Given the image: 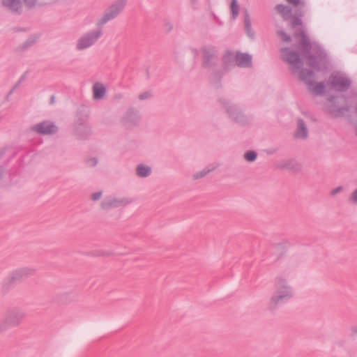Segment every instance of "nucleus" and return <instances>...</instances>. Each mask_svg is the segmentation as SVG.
I'll return each mask as SVG.
<instances>
[{"mask_svg":"<svg viewBox=\"0 0 357 357\" xmlns=\"http://www.w3.org/2000/svg\"><path fill=\"white\" fill-rule=\"evenodd\" d=\"M294 295V292L291 286L284 280H280L277 284V292L270 301L272 307L275 306L278 303L291 298Z\"/></svg>","mask_w":357,"mask_h":357,"instance_id":"1","label":"nucleus"},{"mask_svg":"<svg viewBox=\"0 0 357 357\" xmlns=\"http://www.w3.org/2000/svg\"><path fill=\"white\" fill-rule=\"evenodd\" d=\"M126 5V0H119L112 4L105 14V20H109L116 17Z\"/></svg>","mask_w":357,"mask_h":357,"instance_id":"2","label":"nucleus"},{"mask_svg":"<svg viewBox=\"0 0 357 357\" xmlns=\"http://www.w3.org/2000/svg\"><path fill=\"white\" fill-rule=\"evenodd\" d=\"M100 36L98 31L90 33L82 38L77 42V48L79 50L85 49L93 45Z\"/></svg>","mask_w":357,"mask_h":357,"instance_id":"3","label":"nucleus"},{"mask_svg":"<svg viewBox=\"0 0 357 357\" xmlns=\"http://www.w3.org/2000/svg\"><path fill=\"white\" fill-rule=\"evenodd\" d=\"M23 317L22 313L13 312L5 318L3 324L8 327H15L20 324Z\"/></svg>","mask_w":357,"mask_h":357,"instance_id":"4","label":"nucleus"},{"mask_svg":"<svg viewBox=\"0 0 357 357\" xmlns=\"http://www.w3.org/2000/svg\"><path fill=\"white\" fill-rule=\"evenodd\" d=\"M33 130L38 133L51 134L55 132L57 128L51 123L43 122L33 126Z\"/></svg>","mask_w":357,"mask_h":357,"instance_id":"5","label":"nucleus"},{"mask_svg":"<svg viewBox=\"0 0 357 357\" xmlns=\"http://www.w3.org/2000/svg\"><path fill=\"white\" fill-rule=\"evenodd\" d=\"M129 203L128 200H119L114 197H109L105 199L102 203V207L104 209H108L112 207H116L122 204Z\"/></svg>","mask_w":357,"mask_h":357,"instance_id":"6","label":"nucleus"},{"mask_svg":"<svg viewBox=\"0 0 357 357\" xmlns=\"http://www.w3.org/2000/svg\"><path fill=\"white\" fill-rule=\"evenodd\" d=\"M338 90H343L349 86V81L342 75L335 76L332 81Z\"/></svg>","mask_w":357,"mask_h":357,"instance_id":"7","label":"nucleus"},{"mask_svg":"<svg viewBox=\"0 0 357 357\" xmlns=\"http://www.w3.org/2000/svg\"><path fill=\"white\" fill-rule=\"evenodd\" d=\"M236 61L238 66L247 67L251 63V58L248 54H237L236 55Z\"/></svg>","mask_w":357,"mask_h":357,"instance_id":"8","label":"nucleus"},{"mask_svg":"<svg viewBox=\"0 0 357 357\" xmlns=\"http://www.w3.org/2000/svg\"><path fill=\"white\" fill-rule=\"evenodd\" d=\"M106 92L105 87L100 84L96 83L93 86V98L95 99H101L104 97Z\"/></svg>","mask_w":357,"mask_h":357,"instance_id":"9","label":"nucleus"},{"mask_svg":"<svg viewBox=\"0 0 357 357\" xmlns=\"http://www.w3.org/2000/svg\"><path fill=\"white\" fill-rule=\"evenodd\" d=\"M282 56L284 59L292 64H296L298 61V56L294 52L289 50H282Z\"/></svg>","mask_w":357,"mask_h":357,"instance_id":"10","label":"nucleus"},{"mask_svg":"<svg viewBox=\"0 0 357 357\" xmlns=\"http://www.w3.org/2000/svg\"><path fill=\"white\" fill-rule=\"evenodd\" d=\"M136 172L139 176L145 177L150 175L151 172V169L148 166L140 165L137 166L136 169Z\"/></svg>","mask_w":357,"mask_h":357,"instance_id":"11","label":"nucleus"},{"mask_svg":"<svg viewBox=\"0 0 357 357\" xmlns=\"http://www.w3.org/2000/svg\"><path fill=\"white\" fill-rule=\"evenodd\" d=\"M24 271L22 269L15 270L10 273L8 277V280L10 282H15L21 279L23 277Z\"/></svg>","mask_w":357,"mask_h":357,"instance_id":"12","label":"nucleus"},{"mask_svg":"<svg viewBox=\"0 0 357 357\" xmlns=\"http://www.w3.org/2000/svg\"><path fill=\"white\" fill-rule=\"evenodd\" d=\"M307 135V130L303 122H299L298 126V130L296 132V137L300 138H304Z\"/></svg>","mask_w":357,"mask_h":357,"instance_id":"13","label":"nucleus"},{"mask_svg":"<svg viewBox=\"0 0 357 357\" xmlns=\"http://www.w3.org/2000/svg\"><path fill=\"white\" fill-rule=\"evenodd\" d=\"M275 10L278 13H280L283 16H284L286 14L289 13L290 10L283 5H278L275 6Z\"/></svg>","mask_w":357,"mask_h":357,"instance_id":"14","label":"nucleus"},{"mask_svg":"<svg viewBox=\"0 0 357 357\" xmlns=\"http://www.w3.org/2000/svg\"><path fill=\"white\" fill-rule=\"evenodd\" d=\"M231 9L232 11L233 16L235 17L238 13V6L237 5L236 0H232Z\"/></svg>","mask_w":357,"mask_h":357,"instance_id":"15","label":"nucleus"},{"mask_svg":"<svg viewBox=\"0 0 357 357\" xmlns=\"http://www.w3.org/2000/svg\"><path fill=\"white\" fill-rule=\"evenodd\" d=\"M245 158L249 161H254L257 158V154L254 151H248L245 154Z\"/></svg>","mask_w":357,"mask_h":357,"instance_id":"16","label":"nucleus"},{"mask_svg":"<svg viewBox=\"0 0 357 357\" xmlns=\"http://www.w3.org/2000/svg\"><path fill=\"white\" fill-rule=\"evenodd\" d=\"M349 202L353 204H357V189L352 192L349 199Z\"/></svg>","mask_w":357,"mask_h":357,"instance_id":"17","label":"nucleus"},{"mask_svg":"<svg viewBox=\"0 0 357 357\" xmlns=\"http://www.w3.org/2000/svg\"><path fill=\"white\" fill-rule=\"evenodd\" d=\"M210 172L209 169H207V170H203L202 172H201L200 173L196 174L195 176V178H201V177H203L207 173H208Z\"/></svg>","mask_w":357,"mask_h":357,"instance_id":"18","label":"nucleus"},{"mask_svg":"<svg viewBox=\"0 0 357 357\" xmlns=\"http://www.w3.org/2000/svg\"><path fill=\"white\" fill-rule=\"evenodd\" d=\"M102 193L101 192H95L92 194L91 197L93 200H98L101 197Z\"/></svg>","mask_w":357,"mask_h":357,"instance_id":"19","label":"nucleus"},{"mask_svg":"<svg viewBox=\"0 0 357 357\" xmlns=\"http://www.w3.org/2000/svg\"><path fill=\"white\" fill-rule=\"evenodd\" d=\"M15 2V1H14V0H12V1L4 0L3 1V3L10 7H13V3H14Z\"/></svg>","mask_w":357,"mask_h":357,"instance_id":"20","label":"nucleus"},{"mask_svg":"<svg viewBox=\"0 0 357 357\" xmlns=\"http://www.w3.org/2000/svg\"><path fill=\"white\" fill-rule=\"evenodd\" d=\"M279 35H280V36L282 40H283L284 41H289V38L286 37L283 32H280Z\"/></svg>","mask_w":357,"mask_h":357,"instance_id":"21","label":"nucleus"},{"mask_svg":"<svg viewBox=\"0 0 357 357\" xmlns=\"http://www.w3.org/2000/svg\"><path fill=\"white\" fill-rule=\"evenodd\" d=\"M233 58H234V55H233V54H231V53H228L227 54H226V55H225V61H229V60H230V59H233Z\"/></svg>","mask_w":357,"mask_h":357,"instance_id":"22","label":"nucleus"},{"mask_svg":"<svg viewBox=\"0 0 357 357\" xmlns=\"http://www.w3.org/2000/svg\"><path fill=\"white\" fill-rule=\"evenodd\" d=\"M287 1L293 5H298L300 3V0H287Z\"/></svg>","mask_w":357,"mask_h":357,"instance_id":"23","label":"nucleus"},{"mask_svg":"<svg viewBox=\"0 0 357 357\" xmlns=\"http://www.w3.org/2000/svg\"><path fill=\"white\" fill-rule=\"evenodd\" d=\"M294 23L296 25H301V20L299 19H294Z\"/></svg>","mask_w":357,"mask_h":357,"instance_id":"24","label":"nucleus"},{"mask_svg":"<svg viewBox=\"0 0 357 357\" xmlns=\"http://www.w3.org/2000/svg\"><path fill=\"white\" fill-rule=\"evenodd\" d=\"M340 190H341V188H336L335 190H334L332 192V193H333V195H335V194L337 193L338 192H340Z\"/></svg>","mask_w":357,"mask_h":357,"instance_id":"25","label":"nucleus"},{"mask_svg":"<svg viewBox=\"0 0 357 357\" xmlns=\"http://www.w3.org/2000/svg\"><path fill=\"white\" fill-rule=\"evenodd\" d=\"M316 91H317V93H320L321 91V90L319 89H316Z\"/></svg>","mask_w":357,"mask_h":357,"instance_id":"26","label":"nucleus"},{"mask_svg":"<svg viewBox=\"0 0 357 357\" xmlns=\"http://www.w3.org/2000/svg\"><path fill=\"white\" fill-rule=\"evenodd\" d=\"M318 87H320V88H323V86L321 84H320Z\"/></svg>","mask_w":357,"mask_h":357,"instance_id":"27","label":"nucleus"},{"mask_svg":"<svg viewBox=\"0 0 357 357\" xmlns=\"http://www.w3.org/2000/svg\"><path fill=\"white\" fill-rule=\"evenodd\" d=\"M95 163V161H92L91 165H94Z\"/></svg>","mask_w":357,"mask_h":357,"instance_id":"28","label":"nucleus"}]
</instances>
